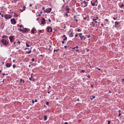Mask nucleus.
Returning a JSON list of instances; mask_svg holds the SVG:
<instances>
[{"label": "nucleus", "mask_w": 124, "mask_h": 124, "mask_svg": "<svg viewBox=\"0 0 124 124\" xmlns=\"http://www.w3.org/2000/svg\"><path fill=\"white\" fill-rule=\"evenodd\" d=\"M39 32H38H38H37V34H35V35H38H38L39 34H39V33L40 32H41V31H39Z\"/></svg>", "instance_id": "obj_30"}, {"label": "nucleus", "mask_w": 124, "mask_h": 124, "mask_svg": "<svg viewBox=\"0 0 124 124\" xmlns=\"http://www.w3.org/2000/svg\"><path fill=\"white\" fill-rule=\"evenodd\" d=\"M4 17L6 19H9L11 18V16L10 15L6 14L4 15Z\"/></svg>", "instance_id": "obj_2"}, {"label": "nucleus", "mask_w": 124, "mask_h": 124, "mask_svg": "<svg viewBox=\"0 0 124 124\" xmlns=\"http://www.w3.org/2000/svg\"><path fill=\"white\" fill-rule=\"evenodd\" d=\"M76 48H75V49H74L76 51H78V50L77 49H76Z\"/></svg>", "instance_id": "obj_57"}, {"label": "nucleus", "mask_w": 124, "mask_h": 124, "mask_svg": "<svg viewBox=\"0 0 124 124\" xmlns=\"http://www.w3.org/2000/svg\"><path fill=\"white\" fill-rule=\"evenodd\" d=\"M10 21L11 23L13 24H15L16 23V21L14 18L11 19Z\"/></svg>", "instance_id": "obj_4"}, {"label": "nucleus", "mask_w": 124, "mask_h": 124, "mask_svg": "<svg viewBox=\"0 0 124 124\" xmlns=\"http://www.w3.org/2000/svg\"><path fill=\"white\" fill-rule=\"evenodd\" d=\"M11 66V63H7L6 64V66L7 67H9Z\"/></svg>", "instance_id": "obj_13"}, {"label": "nucleus", "mask_w": 124, "mask_h": 124, "mask_svg": "<svg viewBox=\"0 0 124 124\" xmlns=\"http://www.w3.org/2000/svg\"><path fill=\"white\" fill-rule=\"evenodd\" d=\"M20 82H22V81L23 83H24V81L23 80V79H21L20 80Z\"/></svg>", "instance_id": "obj_26"}, {"label": "nucleus", "mask_w": 124, "mask_h": 124, "mask_svg": "<svg viewBox=\"0 0 124 124\" xmlns=\"http://www.w3.org/2000/svg\"><path fill=\"white\" fill-rule=\"evenodd\" d=\"M64 42H64V41H62V44H64Z\"/></svg>", "instance_id": "obj_50"}, {"label": "nucleus", "mask_w": 124, "mask_h": 124, "mask_svg": "<svg viewBox=\"0 0 124 124\" xmlns=\"http://www.w3.org/2000/svg\"><path fill=\"white\" fill-rule=\"evenodd\" d=\"M81 72H82L84 73L85 72V71L84 70H82L81 71Z\"/></svg>", "instance_id": "obj_41"}, {"label": "nucleus", "mask_w": 124, "mask_h": 124, "mask_svg": "<svg viewBox=\"0 0 124 124\" xmlns=\"http://www.w3.org/2000/svg\"><path fill=\"white\" fill-rule=\"evenodd\" d=\"M96 68H97V69H98L99 70H101V69L99 68H98V67H97Z\"/></svg>", "instance_id": "obj_48"}, {"label": "nucleus", "mask_w": 124, "mask_h": 124, "mask_svg": "<svg viewBox=\"0 0 124 124\" xmlns=\"http://www.w3.org/2000/svg\"><path fill=\"white\" fill-rule=\"evenodd\" d=\"M33 75V74L32 73L31 74V78H33V77H32Z\"/></svg>", "instance_id": "obj_36"}, {"label": "nucleus", "mask_w": 124, "mask_h": 124, "mask_svg": "<svg viewBox=\"0 0 124 124\" xmlns=\"http://www.w3.org/2000/svg\"><path fill=\"white\" fill-rule=\"evenodd\" d=\"M97 0H95L94 2L93 3L92 2H91V4L93 6H95L96 2H97Z\"/></svg>", "instance_id": "obj_10"}, {"label": "nucleus", "mask_w": 124, "mask_h": 124, "mask_svg": "<svg viewBox=\"0 0 124 124\" xmlns=\"http://www.w3.org/2000/svg\"><path fill=\"white\" fill-rule=\"evenodd\" d=\"M65 15H66V16H69V15H68V14L67 13H66L65 14Z\"/></svg>", "instance_id": "obj_37"}, {"label": "nucleus", "mask_w": 124, "mask_h": 124, "mask_svg": "<svg viewBox=\"0 0 124 124\" xmlns=\"http://www.w3.org/2000/svg\"><path fill=\"white\" fill-rule=\"evenodd\" d=\"M121 115V113H120L118 115V116H120Z\"/></svg>", "instance_id": "obj_54"}, {"label": "nucleus", "mask_w": 124, "mask_h": 124, "mask_svg": "<svg viewBox=\"0 0 124 124\" xmlns=\"http://www.w3.org/2000/svg\"><path fill=\"white\" fill-rule=\"evenodd\" d=\"M79 36L80 37V39L81 40H83V36H82L81 35H79Z\"/></svg>", "instance_id": "obj_24"}, {"label": "nucleus", "mask_w": 124, "mask_h": 124, "mask_svg": "<svg viewBox=\"0 0 124 124\" xmlns=\"http://www.w3.org/2000/svg\"><path fill=\"white\" fill-rule=\"evenodd\" d=\"M48 21H49L50 22H51V20L50 19H49L48 20Z\"/></svg>", "instance_id": "obj_52"}, {"label": "nucleus", "mask_w": 124, "mask_h": 124, "mask_svg": "<svg viewBox=\"0 0 124 124\" xmlns=\"http://www.w3.org/2000/svg\"><path fill=\"white\" fill-rule=\"evenodd\" d=\"M119 23V22H118L116 21L115 22V27H117Z\"/></svg>", "instance_id": "obj_15"}, {"label": "nucleus", "mask_w": 124, "mask_h": 124, "mask_svg": "<svg viewBox=\"0 0 124 124\" xmlns=\"http://www.w3.org/2000/svg\"><path fill=\"white\" fill-rule=\"evenodd\" d=\"M66 10L67 11H69L70 10V9L69 8H66Z\"/></svg>", "instance_id": "obj_45"}, {"label": "nucleus", "mask_w": 124, "mask_h": 124, "mask_svg": "<svg viewBox=\"0 0 124 124\" xmlns=\"http://www.w3.org/2000/svg\"><path fill=\"white\" fill-rule=\"evenodd\" d=\"M113 18L114 20H116V19L115 17H113Z\"/></svg>", "instance_id": "obj_59"}, {"label": "nucleus", "mask_w": 124, "mask_h": 124, "mask_svg": "<svg viewBox=\"0 0 124 124\" xmlns=\"http://www.w3.org/2000/svg\"><path fill=\"white\" fill-rule=\"evenodd\" d=\"M48 46L49 47V51H52V48H51V46L50 45H48Z\"/></svg>", "instance_id": "obj_16"}, {"label": "nucleus", "mask_w": 124, "mask_h": 124, "mask_svg": "<svg viewBox=\"0 0 124 124\" xmlns=\"http://www.w3.org/2000/svg\"><path fill=\"white\" fill-rule=\"evenodd\" d=\"M29 79L30 81H32V80L33 81H34V79H33V78H31V77L30 78H29Z\"/></svg>", "instance_id": "obj_18"}, {"label": "nucleus", "mask_w": 124, "mask_h": 124, "mask_svg": "<svg viewBox=\"0 0 124 124\" xmlns=\"http://www.w3.org/2000/svg\"><path fill=\"white\" fill-rule=\"evenodd\" d=\"M22 25H20L19 27L20 28H21L22 27Z\"/></svg>", "instance_id": "obj_53"}, {"label": "nucleus", "mask_w": 124, "mask_h": 124, "mask_svg": "<svg viewBox=\"0 0 124 124\" xmlns=\"http://www.w3.org/2000/svg\"><path fill=\"white\" fill-rule=\"evenodd\" d=\"M92 96L93 97V99H94L95 98V96H93V95H92Z\"/></svg>", "instance_id": "obj_35"}, {"label": "nucleus", "mask_w": 124, "mask_h": 124, "mask_svg": "<svg viewBox=\"0 0 124 124\" xmlns=\"http://www.w3.org/2000/svg\"><path fill=\"white\" fill-rule=\"evenodd\" d=\"M7 36H6L5 35L3 36L2 37V38H6L5 37Z\"/></svg>", "instance_id": "obj_32"}, {"label": "nucleus", "mask_w": 124, "mask_h": 124, "mask_svg": "<svg viewBox=\"0 0 124 124\" xmlns=\"http://www.w3.org/2000/svg\"><path fill=\"white\" fill-rule=\"evenodd\" d=\"M67 47V46H64V47L65 48H66Z\"/></svg>", "instance_id": "obj_60"}, {"label": "nucleus", "mask_w": 124, "mask_h": 124, "mask_svg": "<svg viewBox=\"0 0 124 124\" xmlns=\"http://www.w3.org/2000/svg\"><path fill=\"white\" fill-rule=\"evenodd\" d=\"M82 4H84V7L87 6V3H86V1H84L82 3Z\"/></svg>", "instance_id": "obj_11"}, {"label": "nucleus", "mask_w": 124, "mask_h": 124, "mask_svg": "<svg viewBox=\"0 0 124 124\" xmlns=\"http://www.w3.org/2000/svg\"><path fill=\"white\" fill-rule=\"evenodd\" d=\"M9 39L10 42L12 43L13 42V36H11L9 37Z\"/></svg>", "instance_id": "obj_9"}, {"label": "nucleus", "mask_w": 124, "mask_h": 124, "mask_svg": "<svg viewBox=\"0 0 124 124\" xmlns=\"http://www.w3.org/2000/svg\"><path fill=\"white\" fill-rule=\"evenodd\" d=\"M83 40H85V37H83Z\"/></svg>", "instance_id": "obj_55"}, {"label": "nucleus", "mask_w": 124, "mask_h": 124, "mask_svg": "<svg viewBox=\"0 0 124 124\" xmlns=\"http://www.w3.org/2000/svg\"><path fill=\"white\" fill-rule=\"evenodd\" d=\"M36 33H37V31H31V33L32 34H36Z\"/></svg>", "instance_id": "obj_23"}, {"label": "nucleus", "mask_w": 124, "mask_h": 124, "mask_svg": "<svg viewBox=\"0 0 124 124\" xmlns=\"http://www.w3.org/2000/svg\"><path fill=\"white\" fill-rule=\"evenodd\" d=\"M19 30L20 31H30V30L29 29L25 28L23 30H22L21 28L19 29Z\"/></svg>", "instance_id": "obj_6"}, {"label": "nucleus", "mask_w": 124, "mask_h": 124, "mask_svg": "<svg viewBox=\"0 0 124 124\" xmlns=\"http://www.w3.org/2000/svg\"><path fill=\"white\" fill-rule=\"evenodd\" d=\"M78 35L77 34H76L75 35V37H77V36Z\"/></svg>", "instance_id": "obj_49"}, {"label": "nucleus", "mask_w": 124, "mask_h": 124, "mask_svg": "<svg viewBox=\"0 0 124 124\" xmlns=\"http://www.w3.org/2000/svg\"><path fill=\"white\" fill-rule=\"evenodd\" d=\"M35 102H37V101L36 99H35Z\"/></svg>", "instance_id": "obj_64"}, {"label": "nucleus", "mask_w": 124, "mask_h": 124, "mask_svg": "<svg viewBox=\"0 0 124 124\" xmlns=\"http://www.w3.org/2000/svg\"><path fill=\"white\" fill-rule=\"evenodd\" d=\"M59 49H54V51L55 54V53L54 52L55 51L57 52L58 51H59Z\"/></svg>", "instance_id": "obj_25"}, {"label": "nucleus", "mask_w": 124, "mask_h": 124, "mask_svg": "<svg viewBox=\"0 0 124 124\" xmlns=\"http://www.w3.org/2000/svg\"><path fill=\"white\" fill-rule=\"evenodd\" d=\"M16 43V42H14V46H16V45H15V44Z\"/></svg>", "instance_id": "obj_40"}, {"label": "nucleus", "mask_w": 124, "mask_h": 124, "mask_svg": "<svg viewBox=\"0 0 124 124\" xmlns=\"http://www.w3.org/2000/svg\"><path fill=\"white\" fill-rule=\"evenodd\" d=\"M78 18H77L76 19H75L74 20L76 21V22H77L78 21Z\"/></svg>", "instance_id": "obj_27"}, {"label": "nucleus", "mask_w": 124, "mask_h": 124, "mask_svg": "<svg viewBox=\"0 0 124 124\" xmlns=\"http://www.w3.org/2000/svg\"><path fill=\"white\" fill-rule=\"evenodd\" d=\"M76 17H77V18H79L78 17H77L76 16H74V18L75 19L76 18Z\"/></svg>", "instance_id": "obj_31"}, {"label": "nucleus", "mask_w": 124, "mask_h": 124, "mask_svg": "<svg viewBox=\"0 0 124 124\" xmlns=\"http://www.w3.org/2000/svg\"><path fill=\"white\" fill-rule=\"evenodd\" d=\"M69 36L70 37H72L73 36V35L72 34V32H71V31H69Z\"/></svg>", "instance_id": "obj_14"}, {"label": "nucleus", "mask_w": 124, "mask_h": 124, "mask_svg": "<svg viewBox=\"0 0 124 124\" xmlns=\"http://www.w3.org/2000/svg\"><path fill=\"white\" fill-rule=\"evenodd\" d=\"M16 67V65L15 64H13V68H15Z\"/></svg>", "instance_id": "obj_34"}, {"label": "nucleus", "mask_w": 124, "mask_h": 124, "mask_svg": "<svg viewBox=\"0 0 124 124\" xmlns=\"http://www.w3.org/2000/svg\"><path fill=\"white\" fill-rule=\"evenodd\" d=\"M87 18V17H84L83 18V19H84V20H85Z\"/></svg>", "instance_id": "obj_47"}, {"label": "nucleus", "mask_w": 124, "mask_h": 124, "mask_svg": "<svg viewBox=\"0 0 124 124\" xmlns=\"http://www.w3.org/2000/svg\"><path fill=\"white\" fill-rule=\"evenodd\" d=\"M26 8L25 7V6H23V10H25V9Z\"/></svg>", "instance_id": "obj_28"}, {"label": "nucleus", "mask_w": 124, "mask_h": 124, "mask_svg": "<svg viewBox=\"0 0 124 124\" xmlns=\"http://www.w3.org/2000/svg\"><path fill=\"white\" fill-rule=\"evenodd\" d=\"M110 121H108V124H110Z\"/></svg>", "instance_id": "obj_44"}, {"label": "nucleus", "mask_w": 124, "mask_h": 124, "mask_svg": "<svg viewBox=\"0 0 124 124\" xmlns=\"http://www.w3.org/2000/svg\"><path fill=\"white\" fill-rule=\"evenodd\" d=\"M31 60L32 62H34L35 60L34 58H33Z\"/></svg>", "instance_id": "obj_38"}, {"label": "nucleus", "mask_w": 124, "mask_h": 124, "mask_svg": "<svg viewBox=\"0 0 124 124\" xmlns=\"http://www.w3.org/2000/svg\"><path fill=\"white\" fill-rule=\"evenodd\" d=\"M98 17H96L95 18L93 19V21H95V20H97V19H98Z\"/></svg>", "instance_id": "obj_22"}, {"label": "nucleus", "mask_w": 124, "mask_h": 124, "mask_svg": "<svg viewBox=\"0 0 124 124\" xmlns=\"http://www.w3.org/2000/svg\"><path fill=\"white\" fill-rule=\"evenodd\" d=\"M27 43V42H26V46L27 47H29L30 46L29 44H30V43Z\"/></svg>", "instance_id": "obj_17"}, {"label": "nucleus", "mask_w": 124, "mask_h": 124, "mask_svg": "<svg viewBox=\"0 0 124 124\" xmlns=\"http://www.w3.org/2000/svg\"><path fill=\"white\" fill-rule=\"evenodd\" d=\"M47 31H52V28L50 27H47Z\"/></svg>", "instance_id": "obj_12"}, {"label": "nucleus", "mask_w": 124, "mask_h": 124, "mask_svg": "<svg viewBox=\"0 0 124 124\" xmlns=\"http://www.w3.org/2000/svg\"><path fill=\"white\" fill-rule=\"evenodd\" d=\"M78 48V46H77L75 47H72V49H75V48Z\"/></svg>", "instance_id": "obj_19"}, {"label": "nucleus", "mask_w": 124, "mask_h": 124, "mask_svg": "<svg viewBox=\"0 0 124 124\" xmlns=\"http://www.w3.org/2000/svg\"><path fill=\"white\" fill-rule=\"evenodd\" d=\"M87 38H90V36L89 35H87Z\"/></svg>", "instance_id": "obj_43"}, {"label": "nucleus", "mask_w": 124, "mask_h": 124, "mask_svg": "<svg viewBox=\"0 0 124 124\" xmlns=\"http://www.w3.org/2000/svg\"><path fill=\"white\" fill-rule=\"evenodd\" d=\"M36 31V30L35 28H33L31 30V31Z\"/></svg>", "instance_id": "obj_21"}, {"label": "nucleus", "mask_w": 124, "mask_h": 124, "mask_svg": "<svg viewBox=\"0 0 124 124\" xmlns=\"http://www.w3.org/2000/svg\"><path fill=\"white\" fill-rule=\"evenodd\" d=\"M44 120H46L47 118V116L46 115L44 116Z\"/></svg>", "instance_id": "obj_20"}, {"label": "nucleus", "mask_w": 124, "mask_h": 124, "mask_svg": "<svg viewBox=\"0 0 124 124\" xmlns=\"http://www.w3.org/2000/svg\"><path fill=\"white\" fill-rule=\"evenodd\" d=\"M2 74L3 75V76H4V75H5V74L4 73H2Z\"/></svg>", "instance_id": "obj_61"}, {"label": "nucleus", "mask_w": 124, "mask_h": 124, "mask_svg": "<svg viewBox=\"0 0 124 124\" xmlns=\"http://www.w3.org/2000/svg\"><path fill=\"white\" fill-rule=\"evenodd\" d=\"M124 6V5L123 4H122L121 6L120 7V8H122Z\"/></svg>", "instance_id": "obj_33"}, {"label": "nucleus", "mask_w": 124, "mask_h": 124, "mask_svg": "<svg viewBox=\"0 0 124 124\" xmlns=\"http://www.w3.org/2000/svg\"><path fill=\"white\" fill-rule=\"evenodd\" d=\"M24 10H23V9H20L19 10V11L21 12H22Z\"/></svg>", "instance_id": "obj_39"}, {"label": "nucleus", "mask_w": 124, "mask_h": 124, "mask_svg": "<svg viewBox=\"0 0 124 124\" xmlns=\"http://www.w3.org/2000/svg\"><path fill=\"white\" fill-rule=\"evenodd\" d=\"M64 124H68L67 122H65V123Z\"/></svg>", "instance_id": "obj_63"}, {"label": "nucleus", "mask_w": 124, "mask_h": 124, "mask_svg": "<svg viewBox=\"0 0 124 124\" xmlns=\"http://www.w3.org/2000/svg\"><path fill=\"white\" fill-rule=\"evenodd\" d=\"M51 8H47L45 10H44V11L47 13H49L51 11Z\"/></svg>", "instance_id": "obj_5"}, {"label": "nucleus", "mask_w": 124, "mask_h": 124, "mask_svg": "<svg viewBox=\"0 0 124 124\" xmlns=\"http://www.w3.org/2000/svg\"><path fill=\"white\" fill-rule=\"evenodd\" d=\"M25 50H26V52L28 54H30L31 51V49H30L29 48H26L25 49Z\"/></svg>", "instance_id": "obj_3"}, {"label": "nucleus", "mask_w": 124, "mask_h": 124, "mask_svg": "<svg viewBox=\"0 0 124 124\" xmlns=\"http://www.w3.org/2000/svg\"><path fill=\"white\" fill-rule=\"evenodd\" d=\"M105 21H108V20L107 19H105Z\"/></svg>", "instance_id": "obj_51"}, {"label": "nucleus", "mask_w": 124, "mask_h": 124, "mask_svg": "<svg viewBox=\"0 0 124 124\" xmlns=\"http://www.w3.org/2000/svg\"><path fill=\"white\" fill-rule=\"evenodd\" d=\"M1 42L2 44L5 46H7L8 44V42L6 40L2 39L1 40Z\"/></svg>", "instance_id": "obj_1"}, {"label": "nucleus", "mask_w": 124, "mask_h": 124, "mask_svg": "<svg viewBox=\"0 0 124 124\" xmlns=\"http://www.w3.org/2000/svg\"><path fill=\"white\" fill-rule=\"evenodd\" d=\"M91 23L93 24V26H94V24L93 23V22H91Z\"/></svg>", "instance_id": "obj_56"}, {"label": "nucleus", "mask_w": 124, "mask_h": 124, "mask_svg": "<svg viewBox=\"0 0 124 124\" xmlns=\"http://www.w3.org/2000/svg\"><path fill=\"white\" fill-rule=\"evenodd\" d=\"M42 8H43L42 9V10H43L44 9H45V7H42Z\"/></svg>", "instance_id": "obj_58"}, {"label": "nucleus", "mask_w": 124, "mask_h": 124, "mask_svg": "<svg viewBox=\"0 0 124 124\" xmlns=\"http://www.w3.org/2000/svg\"><path fill=\"white\" fill-rule=\"evenodd\" d=\"M50 91H47V93H50Z\"/></svg>", "instance_id": "obj_62"}, {"label": "nucleus", "mask_w": 124, "mask_h": 124, "mask_svg": "<svg viewBox=\"0 0 124 124\" xmlns=\"http://www.w3.org/2000/svg\"><path fill=\"white\" fill-rule=\"evenodd\" d=\"M21 43V42L19 41H18L17 42V47H16V49H18L19 48V46L20 44Z\"/></svg>", "instance_id": "obj_7"}, {"label": "nucleus", "mask_w": 124, "mask_h": 124, "mask_svg": "<svg viewBox=\"0 0 124 124\" xmlns=\"http://www.w3.org/2000/svg\"><path fill=\"white\" fill-rule=\"evenodd\" d=\"M49 88H48V90L50 89V88H51V87L50 85H49Z\"/></svg>", "instance_id": "obj_42"}, {"label": "nucleus", "mask_w": 124, "mask_h": 124, "mask_svg": "<svg viewBox=\"0 0 124 124\" xmlns=\"http://www.w3.org/2000/svg\"><path fill=\"white\" fill-rule=\"evenodd\" d=\"M45 20L44 18H42L41 20V23L42 24H44L45 23Z\"/></svg>", "instance_id": "obj_8"}, {"label": "nucleus", "mask_w": 124, "mask_h": 124, "mask_svg": "<svg viewBox=\"0 0 124 124\" xmlns=\"http://www.w3.org/2000/svg\"><path fill=\"white\" fill-rule=\"evenodd\" d=\"M67 37H65V38L64 39H63V40L64 41H65L67 40Z\"/></svg>", "instance_id": "obj_29"}, {"label": "nucleus", "mask_w": 124, "mask_h": 124, "mask_svg": "<svg viewBox=\"0 0 124 124\" xmlns=\"http://www.w3.org/2000/svg\"><path fill=\"white\" fill-rule=\"evenodd\" d=\"M46 104L47 105H48L49 104V102H47L46 103Z\"/></svg>", "instance_id": "obj_46"}]
</instances>
